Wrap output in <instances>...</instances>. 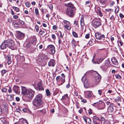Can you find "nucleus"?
<instances>
[{"label": "nucleus", "instance_id": "f03ea898", "mask_svg": "<svg viewBox=\"0 0 124 124\" xmlns=\"http://www.w3.org/2000/svg\"><path fill=\"white\" fill-rule=\"evenodd\" d=\"M65 75L63 73L61 74V77H60V76H58L56 77V80L57 82H59L60 80V81L61 82V85L65 81Z\"/></svg>", "mask_w": 124, "mask_h": 124}, {"label": "nucleus", "instance_id": "39448f33", "mask_svg": "<svg viewBox=\"0 0 124 124\" xmlns=\"http://www.w3.org/2000/svg\"><path fill=\"white\" fill-rule=\"evenodd\" d=\"M33 105L35 106L38 107L42 104V101L34 99L32 101Z\"/></svg>", "mask_w": 124, "mask_h": 124}, {"label": "nucleus", "instance_id": "cd10ccee", "mask_svg": "<svg viewBox=\"0 0 124 124\" xmlns=\"http://www.w3.org/2000/svg\"><path fill=\"white\" fill-rule=\"evenodd\" d=\"M99 118L96 116H93V122L94 124H96L98 123Z\"/></svg>", "mask_w": 124, "mask_h": 124}, {"label": "nucleus", "instance_id": "4d7b16f0", "mask_svg": "<svg viewBox=\"0 0 124 124\" xmlns=\"http://www.w3.org/2000/svg\"><path fill=\"white\" fill-rule=\"evenodd\" d=\"M64 27L65 28L67 29L68 30H70L71 28L70 27H69H69L67 25H64Z\"/></svg>", "mask_w": 124, "mask_h": 124}, {"label": "nucleus", "instance_id": "c756f323", "mask_svg": "<svg viewBox=\"0 0 124 124\" xmlns=\"http://www.w3.org/2000/svg\"><path fill=\"white\" fill-rule=\"evenodd\" d=\"M75 42V41L74 39H73L71 41V43L72 44V46L73 47H75L76 46Z\"/></svg>", "mask_w": 124, "mask_h": 124}, {"label": "nucleus", "instance_id": "603ef678", "mask_svg": "<svg viewBox=\"0 0 124 124\" xmlns=\"http://www.w3.org/2000/svg\"><path fill=\"white\" fill-rule=\"evenodd\" d=\"M35 14L36 15H38L39 13L38 9L37 8H36L35 10Z\"/></svg>", "mask_w": 124, "mask_h": 124}, {"label": "nucleus", "instance_id": "09e8293b", "mask_svg": "<svg viewBox=\"0 0 124 124\" xmlns=\"http://www.w3.org/2000/svg\"><path fill=\"white\" fill-rule=\"evenodd\" d=\"M103 124H110L108 121L106 120L104 121Z\"/></svg>", "mask_w": 124, "mask_h": 124}, {"label": "nucleus", "instance_id": "58836bf2", "mask_svg": "<svg viewBox=\"0 0 124 124\" xmlns=\"http://www.w3.org/2000/svg\"><path fill=\"white\" fill-rule=\"evenodd\" d=\"M87 122H88L89 124H91V121L90 118L88 117H87Z\"/></svg>", "mask_w": 124, "mask_h": 124}, {"label": "nucleus", "instance_id": "8fccbe9b", "mask_svg": "<svg viewBox=\"0 0 124 124\" xmlns=\"http://www.w3.org/2000/svg\"><path fill=\"white\" fill-rule=\"evenodd\" d=\"M26 6L28 8H29L31 5L30 3L28 2L25 3Z\"/></svg>", "mask_w": 124, "mask_h": 124}, {"label": "nucleus", "instance_id": "c9c22d12", "mask_svg": "<svg viewBox=\"0 0 124 124\" xmlns=\"http://www.w3.org/2000/svg\"><path fill=\"white\" fill-rule=\"evenodd\" d=\"M99 105V101L98 102H97L94 103L93 105V106L95 107H96L98 109V106Z\"/></svg>", "mask_w": 124, "mask_h": 124}, {"label": "nucleus", "instance_id": "9d476101", "mask_svg": "<svg viewBox=\"0 0 124 124\" xmlns=\"http://www.w3.org/2000/svg\"><path fill=\"white\" fill-rule=\"evenodd\" d=\"M110 65L109 61L108 60H107L105 61V65L101 66V67L102 69L105 70Z\"/></svg>", "mask_w": 124, "mask_h": 124}, {"label": "nucleus", "instance_id": "5701e85b", "mask_svg": "<svg viewBox=\"0 0 124 124\" xmlns=\"http://www.w3.org/2000/svg\"><path fill=\"white\" fill-rule=\"evenodd\" d=\"M11 56L10 55L7 56V57L6 58V60L8 64H10L12 62Z\"/></svg>", "mask_w": 124, "mask_h": 124}, {"label": "nucleus", "instance_id": "0e129e2a", "mask_svg": "<svg viewBox=\"0 0 124 124\" xmlns=\"http://www.w3.org/2000/svg\"><path fill=\"white\" fill-rule=\"evenodd\" d=\"M90 35L89 34H87L85 35V38L87 39H88Z\"/></svg>", "mask_w": 124, "mask_h": 124}, {"label": "nucleus", "instance_id": "bb28decb", "mask_svg": "<svg viewBox=\"0 0 124 124\" xmlns=\"http://www.w3.org/2000/svg\"><path fill=\"white\" fill-rule=\"evenodd\" d=\"M7 99L9 101L12 100L13 99V96L12 95H8L7 97Z\"/></svg>", "mask_w": 124, "mask_h": 124}, {"label": "nucleus", "instance_id": "0eeeda50", "mask_svg": "<svg viewBox=\"0 0 124 124\" xmlns=\"http://www.w3.org/2000/svg\"><path fill=\"white\" fill-rule=\"evenodd\" d=\"M64 5L67 7L66 9H76V8L74 7V5L71 3L65 4Z\"/></svg>", "mask_w": 124, "mask_h": 124}, {"label": "nucleus", "instance_id": "f257e3e1", "mask_svg": "<svg viewBox=\"0 0 124 124\" xmlns=\"http://www.w3.org/2000/svg\"><path fill=\"white\" fill-rule=\"evenodd\" d=\"M76 9H66L65 10L66 14L70 17H73L76 13Z\"/></svg>", "mask_w": 124, "mask_h": 124}, {"label": "nucleus", "instance_id": "f704fd0d", "mask_svg": "<svg viewBox=\"0 0 124 124\" xmlns=\"http://www.w3.org/2000/svg\"><path fill=\"white\" fill-rule=\"evenodd\" d=\"M46 93L47 96H49L50 95V92L48 89H47L46 90Z\"/></svg>", "mask_w": 124, "mask_h": 124}, {"label": "nucleus", "instance_id": "a18cd8bd", "mask_svg": "<svg viewBox=\"0 0 124 124\" xmlns=\"http://www.w3.org/2000/svg\"><path fill=\"white\" fill-rule=\"evenodd\" d=\"M102 92V90H99L98 91V93L100 95H101Z\"/></svg>", "mask_w": 124, "mask_h": 124}, {"label": "nucleus", "instance_id": "864d4df0", "mask_svg": "<svg viewBox=\"0 0 124 124\" xmlns=\"http://www.w3.org/2000/svg\"><path fill=\"white\" fill-rule=\"evenodd\" d=\"M63 22L64 23L66 24V25H69L70 24V22H69L66 20H64L63 21Z\"/></svg>", "mask_w": 124, "mask_h": 124}, {"label": "nucleus", "instance_id": "aec40b11", "mask_svg": "<svg viewBox=\"0 0 124 124\" xmlns=\"http://www.w3.org/2000/svg\"><path fill=\"white\" fill-rule=\"evenodd\" d=\"M114 106L112 104L110 105L108 108V111L109 112H111L113 111Z\"/></svg>", "mask_w": 124, "mask_h": 124}, {"label": "nucleus", "instance_id": "a19ab883", "mask_svg": "<svg viewBox=\"0 0 124 124\" xmlns=\"http://www.w3.org/2000/svg\"><path fill=\"white\" fill-rule=\"evenodd\" d=\"M13 8L16 12H18L19 11V9L18 8L15 7H13Z\"/></svg>", "mask_w": 124, "mask_h": 124}, {"label": "nucleus", "instance_id": "4c0bfd02", "mask_svg": "<svg viewBox=\"0 0 124 124\" xmlns=\"http://www.w3.org/2000/svg\"><path fill=\"white\" fill-rule=\"evenodd\" d=\"M72 34L73 36L75 38H77L78 36L77 34L75 31H73L72 32Z\"/></svg>", "mask_w": 124, "mask_h": 124}, {"label": "nucleus", "instance_id": "473e14b6", "mask_svg": "<svg viewBox=\"0 0 124 124\" xmlns=\"http://www.w3.org/2000/svg\"><path fill=\"white\" fill-rule=\"evenodd\" d=\"M104 58H101L97 60V63L98 64H99L104 59Z\"/></svg>", "mask_w": 124, "mask_h": 124}, {"label": "nucleus", "instance_id": "5fc2aeb1", "mask_svg": "<svg viewBox=\"0 0 124 124\" xmlns=\"http://www.w3.org/2000/svg\"><path fill=\"white\" fill-rule=\"evenodd\" d=\"M81 101L84 103H85L86 102V99H83L82 98H81Z\"/></svg>", "mask_w": 124, "mask_h": 124}, {"label": "nucleus", "instance_id": "c03bdc74", "mask_svg": "<svg viewBox=\"0 0 124 124\" xmlns=\"http://www.w3.org/2000/svg\"><path fill=\"white\" fill-rule=\"evenodd\" d=\"M45 33L44 31L40 30L39 32V33L41 35H43Z\"/></svg>", "mask_w": 124, "mask_h": 124}, {"label": "nucleus", "instance_id": "37998d69", "mask_svg": "<svg viewBox=\"0 0 124 124\" xmlns=\"http://www.w3.org/2000/svg\"><path fill=\"white\" fill-rule=\"evenodd\" d=\"M23 124H28V123L25 119H23Z\"/></svg>", "mask_w": 124, "mask_h": 124}, {"label": "nucleus", "instance_id": "a211bd4d", "mask_svg": "<svg viewBox=\"0 0 124 124\" xmlns=\"http://www.w3.org/2000/svg\"><path fill=\"white\" fill-rule=\"evenodd\" d=\"M55 64V60L53 59L50 60L48 63V65L49 66L54 67Z\"/></svg>", "mask_w": 124, "mask_h": 124}, {"label": "nucleus", "instance_id": "de8ad7c7", "mask_svg": "<svg viewBox=\"0 0 124 124\" xmlns=\"http://www.w3.org/2000/svg\"><path fill=\"white\" fill-rule=\"evenodd\" d=\"M7 90V89L5 88H3L1 90L2 91L3 93H6Z\"/></svg>", "mask_w": 124, "mask_h": 124}, {"label": "nucleus", "instance_id": "c85d7f7f", "mask_svg": "<svg viewBox=\"0 0 124 124\" xmlns=\"http://www.w3.org/2000/svg\"><path fill=\"white\" fill-rule=\"evenodd\" d=\"M97 9L98 11L97 12H98L99 16H103L102 14L100 8L98 7L97 8Z\"/></svg>", "mask_w": 124, "mask_h": 124}, {"label": "nucleus", "instance_id": "79ce46f5", "mask_svg": "<svg viewBox=\"0 0 124 124\" xmlns=\"http://www.w3.org/2000/svg\"><path fill=\"white\" fill-rule=\"evenodd\" d=\"M7 71L6 70H2L1 72V73L2 74L1 75L2 76H3V74L5 73H6V72Z\"/></svg>", "mask_w": 124, "mask_h": 124}, {"label": "nucleus", "instance_id": "412c9836", "mask_svg": "<svg viewBox=\"0 0 124 124\" xmlns=\"http://www.w3.org/2000/svg\"><path fill=\"white\" fill-rule=\"evenodd\" d=\"M42 97L43 96L41 94H39L36 96L34 99L42 101Z\"/></svg>", "mask_w": 124, "mask_h": 124}, {"label": "nucleus", "instance_id": "dca6fc26", "mask_svg": "<svg viewBox=\"0 0 124 124\" xmlns=\"http://www.w3.org/2000/svg\"><path fill=\"white\" fill-rule=\"evenodd\" d=\"M47 48L51 51L53 54H54L55 53V50L54 46L52 45H49L47 46Z\"/></svg>", "mask_w": 124, "mask_h": 124}, {"label": "nucleus", "instance_id": "69168bd1", "mask_svg": "<svg viewBox=\"0 0 124 124\" xmlns=\"http://www.w3.org/2000/svg\"><path fill=\"white\" fill-rule=\"evenodd\" d=\"M52 37L54 39H56V36L54 34H53L52 35Z\"/></svg>", "mask_w": 124, "mask_h": 124}, {"label": "nucleus", "instance_id": "4468645a", "mask_svg": "<svg viewBox=\"0 0 124 124\" xmlns=\"http://www.w3.org/2000/svg\"><path fill=\"white\" fill-rule=\"evenodd\" d=\"M17 37L19 39H23L25 36L24 34L20 31H18L17 32Z\"/></svg>", "mask_w": 124, "mask_h": 124}, {"label": "nucleus", "instance_id": "ddd939ff", "mask_svg": "<svg viewBox=\"0 0 124 124\" xmlns=\"http://www.w3.org/2000/svg\"><path fill=\"white\" fill-rule=\"evenodd\" d=\"M84 94L86 97L88 98H90L91 97L93 93L92 91H85Z\"/></svg>", "mask_w": 124, "mask_h": 124}, {"label": "nucleus", "instance_id": "bf43d9fd", "mask_svg": "<svg viewBox=\"0 0 124 124\" xmlns=\"http://www.w3.org/2000/svg\"><path fill=\"white\" fill-rule=\"evenodd\" d=\"M35 28L36 30V31L38 32L39 30V26L37 25H36L35 26Z\"/></svg>", "mask_w": 124, "mask_h": 124}, {"label": "nucleus", "instance_id": "6ab92c4d", "mask_svg": "<svg viewBox=\"0 0 124 124\" xmlns=\"http://www.w3.org/2000/svg\"><path fill=\"white\" fill-rule=\"evenodd\" d=\"M8 122L4 117L0 118V124H8Z\"/></svg>", "mask_w": 124, "mask_h": 124}, {"label": "nucleus", "instance_id": "b1692460", "mask_svg": "<svg viewBox=\"0 0 124 124\" xmlns=\"http://www.w3.org/2000/svg\"><path fill=\"white\" fill-rule=\"evenodd\" d=\"M7 42L5 40L0 45V48L1 49H4L7 47Z\"/></svg>", "mask_w": 124, "mask_h": 124}, {"label": "nucleus", "instance_id": "2eb2a0df", "mask_svg": "<svg viewBox=\"0 0 124 124\" xmlns=\"http://www.w3.org/2000/svg\"><path fill=\"white\" fill-rule=\"evenodd\" d=\"M7 43V47H11L14 46V44L12 40H6Z\"/></svg>", "mask_w": 124, "mask_h": 124}, {"label": "nucleus", "instance_id": "2f4dec72", "mask_svg": "<svg viewBox=\"0 0 124 124\" xmlns=\"http://www.w3.org/2000/svg\"><path fill=\"white\" fill-rule=\"evenodd\" d=\"M46 109H43L41 110H39L38 111V113H40V112H41L43 114H46Z\"/></svg>", "mask_w": 124, "mask_h": 124}, {"label": "nucleus", "instance_id": "f3484780", "mask_svg": "<svg viewBox=\"0 0 124 124\" xmlns=\"http://www.w3.org/2000/svg\"><path fill=\"white\" fill-rule=\"evenodd\" d=\"M13 90L16 93L18 94L19 93V87L17 86L14 85L13 87Z\"/></svg>", "mask_w": 124, "mask_h": 124}, {"label": "nucleus", "instance_id": "393cba45", "mask_svg": "<svg viewBox=\"0 0 124 124\" xmlns=\"http://www.w3.org/2000/svg\"><path fill=\"white\" fill-rule=\"evenodd\" d=\"M22 93L25 95L27 93V92L28 91V89H27L24 87L22 86Z\"/></svg>", "mask_w": 124, "mask_h": 124}, {"label": "nucleus", "instance_id": "052dcab7", "mask_svg": "<svg viewBox=\"0 0 124 124\" xmlns=\"http://www.w3.org/2000/svg\"><path fill=\"white\" fill-rule=\"evenodd\" d=\"M92 41L91 40H90L89 42L87 43V46H89L90 45L92 44Z\"/></svg>", "mask_w": 124, "mask_h": 124}, {"label": "nucleus", "instance_id": "6e6552de", "mask_svg": "<svg viewBox=\"0 0 124 124\" xmlns=\"http://www.w3.org/2000/svg\"><path fill=\"white\" fill-rule=\"evenodd\" d=\"M95 72L96 74H97V76L95 77L96 81L95 83V85H96L99 84V83L101 79V77L97 72L95 71Z\"/></svg>", "mask_w": 124, "mask_h": 124}, {"label": "nucleus", "instance_id": "13d9d810", "mask_svg": "<svg viewBox=\"0 0 124 124\" xmlns=\"http://www.w3.org/2000/svg\"><path fill=\"white\" fill-rule=\"evenodd\" d=\"M57 28V27L56 25H54L53 26V29L54 30H56Z\"/></svg>", "mask_w": 124, "mask_h": 124}, {"label": "nucleus", "instance_id": "f8f14e48", "mask_svg": "<svg viewBox=\"0 0 124 124\" xmlns=\"http://www.w3.org/2000/svg\"><path fill=\"white\" fill-rule=\"evenodd\" d=\"M85 79L84 82V86L85 88H87L89 87V84L87 79L86 78H84V77H83L82 78V80L83 81Z\"/></svg>", "mask_w": 124, "mask_h": 124}, {"label": "nucleus", "instance_id": "e2e57ef3", "mask_svg": "<svg viewBox=\"0 0 124 124\" xmlns=\"http://www.w3.org/2000/svg\"><path fill=\"white\" fill-rule=\"evenodd\" d=\"M110 19L111 20H115V18L114 16L112 15L110 17Z\"/></svg>", "mask_w": 124, "mask_h": 124}, {"label": "nucleus", "instance_id": "4be33fe9", "mask_svg": "<svg viewBox=\"0 0 124 124\" xmlns=\"http://www.w3.org/2000/svg\"><path fill=\"white\" fill-rule=\"evenodd\" d=\"M31 41H30L31 42L32 44L33 45H35L36 44V42L37 40L36 38L35 37H33L31 38Z\"/></svg>", "mask_w": 124, "mask_h": 124}, {"label": "nucleus", "instance_id": "e433bc0d", "mask_svg": "<svg viewBox=\"0 0 124 124\" xmlns=\"http://www.w3.org/2000/svg\"><path fill=\"white\" fill-rule=\"evenodd\" d=\"M74 24V25H75V26L76 27H77V28H78L79 27V25L78 23V22L77 21H75Z\"/></svg>", "mask_w": 124, "mask_h": 124}, {"label": "nucleus", "instance_id": "72a5a7b5", "mask_svg": "<svg viewBox=\"0 0 124 124\" xmlns=\"http://www.w3.org/2000/svg\"><path fill=\"white\" fill-rule=\"evenodd\" d=\"M115 100L116 101L118 102L121 101V98L119 96H117L115 98Z\"/></svg>", "mask_w": 124, "mask_h": 124}, {"label": "nucleus", "instance_id": "49530a36", "mask_svg": "<svg viewBox=\"0 0 124 124\" xmlns=\"http://www.w3.org/2000/svg\"><path fill=\"white\" fill-rule=\"evenodd\" d=\"M32 45V44H31V42L30 41L27 44V45H26V46L27 47H29L30 46H31Z\"/></svg>", "mask_w": 124, "mask_h": 124}, {"label": "nucleus", "instance_id": "680f3d73", "mask_svg": "<svg viewBox=\"0 0 124 124\" xmlns=\"http://www.w3.org/2000/svg\"><path fill=\"white\" fill-rule=\"evenodd\" d=\"M8 21L9 23H11L12 21V19L11 18H8Z\"/></svg>", "mask_w": 124, "mask_h": 124}, {"label": "nucleus", "instance_id": "6e6d98bb", "mask_svg": "<svg viewBox=\"0 0 124 124\" xmlns=\"http://www.w3.org/2000/svg\"><path fill=\"white\" fill-rule=\"evenodd\" d=\"M49 8L51 9H53V6L51 4H49L48 6Z\"/></svg>", "mask_w": 124, "mask_h": 124}, {"label": "nucleus", "instance_id": "ea45409f", "mask_svg": "<svg viewBox=\"0 0 124 124\" xmlns=\"http://www.w3.org/2000/svg\"><path fill=\"white\" fill-rule=\"evenodd\" d=\"M91 2L90 1H86L85 2V5H86L87 6L89 7V6L90 5V3Z\"/></svg>", "mask_w": 124, "mask_h": 124}, {"label": "nucleus", "instance_id": "7ed1b4c3", "mask_svg": "<svg viewBox=\"0 0 124 124\" xmlns=\"http://www.w3.org/2000/svg\"><path fill=\"white\" fill-rule=\"evenodd\" d=\"M34 91L31 89H28L25 94L26 96L30 98H32L34 96Z\"/></svg>", "mask_w": 124, "mask_h": 124}, {"label": "nucleus", "instance_id": "338daca9", "mask_svg": "<svg viewBox=\"0 0 124 124\" xmlns=\"http://www.w3.org/2000/svg\"><path fill=\"white\" fill-rule=\"evenodd\" d=\"M18 23L22 25L24 23L23 21L21 20L19 21Z\"/></svg>", "mask_w": 124, "mask_h": 124}, {"label": "nucleus", "instance_id": "774afa93", "mask_svg": "<svg viewBox=\"0 0 124 124\" xmlns=\"http://www.w3.org/2000/svg\"><path fill=\"white\" fill-rule=\"evenodd\" d=\"M70 86V85L69 83L66 86V87L67 88H69Z\"/></svg>", "mask_w": 124, "mask_h": 124}, {"label": "nucleus", "instance_id": "a878e982", "mask_svg": "<svg viewBox=\"0 0 124 124\" xmlns=\"http://www.w3.org/2000/svg\"><path fill=\"white\" fill-rule=\"evenodd\" d=\"M111 60L112 63L114 65H117L118 64V62L115 57H112Z\"/></svg>", "mask_w": 124, "mask_h": 124}, {"label": "nucleus", "instance_id": "3c124183", "mask_svg": "<svg viewBox=\"0 0 124 124\" xmlns=\"http://www.w3.org/2000/svg\"><path fill=\"white\" fill-rule=\"evenodd\" d=\"M115 76L116 78L118 79H121V76L119 75H115Z\"/></svg>", "mask_w": 124, "mask_h": 124}, {"label": "nucleus", "instance_id": "9b49d317", "mask_svg": "<svg viewBox=\"0 0 124 124\" xmlns=\"http://www.w3.org/2000/svg\"><path fill=\"white\" fill-rule=\"evenodd\" d=\"M35 88L38 90H44L41 83L39 82L36 85Z\"/></svg>", "mask_w": 124, "mask_h": 124}, {"label": "nucleus", "instance_id": "1a4fd4ad", "mask_svg": "<svg viewBox=\"0 0 124 124\" xmlns=\"http://www.w3.org/2000/svg\"><path fill=\"white\" fill-rule=\"evenodd\" d=\"M92 24L94 28H96L101 25V22L100 21L97 19L95 21L93 20L92 22Z\"/></svg>", "mask_w": 124, "mask_h": 124}, {"label": "nucleus", "instance_id": "20e7f679", "mask_svg": "<svg viewBox=\"0 0 124 124\" xmlns=\"http://www.w3.org/2000/svg\"><path fill=\"white\" fill-rule=\"evenodd\" d=\"M96 38L97 39L104 40L105 38V36L103 34H101L99 32H97L95 33Z\"/></svg>", "mask_w": 124, "mask_h": 124}, {"label": "nucleus", "instance_id": "423d86ee", "mask_svg": "<svg viewBox=\"0 0 124 124\" xmlns=\"http://www.w3.org/2000/svg\"><path fill=\"white\" fill-rule=\"evenodd\" d=\"M105 106V104L104 102L101 100L99 101V105L98 107V109L99 110L103 109Z\"/></svg>", "mask_w": 124, "mask_h": 124}, {"label": "nucleus", "instance_id": "7c9ffc66", "mask_svg": "<svg viewBox=\"0 0 124 124\" xmlns=\"http://www.w3.org/2000/svg\"><path fill=\"white\" fill-rule=\"evenodd\" d=\"M80 24L81 27L83 26L84 25V19L83 18H81L80 21Z\"/></svg>", "mask_w": 124, "mask_h": 124}]
</instances>
